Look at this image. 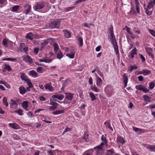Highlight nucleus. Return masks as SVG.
Returning a JSON list of instances; mask_svg holds the SVG:
<instances>
[{"label":"nucleus","mask_w":155,"mask_h":155,"mask_svg":"<svg viewBox=\"0 0 155 155\" xmlns=\"http://www.w3.org/2000/svg\"><path fill=\"white\" fill-rule=\"evenodd\" d=\"M105 91L108 96H110L112 95L113 89L111 86H107L105 88Z\"/></svg>","instance_id":"obj_1"},{"label":"nucleus","mask_w":155,"mask_h":155,"mask_svg":"<svg viewBox=\"0 0 155 155\" xmlns=\"http://www.w3.org/2000/svg\"><path fill=\"white\" fill-rule=\"evenodd\" d=\"M45 7V4L41 2L36 3L34 7V8L35 10L41 9Z\"/></svg>","instance_id":"obj_2"},{"label":"nucleus","mask_w":155,"mask_h":155,"mask_svg":"<svg viewBox=\"0 0 155 155\" xmlns=\"http://www.w3.org/2000/svg\"><path fill=\"white\" fill-rule=\"evenodd\" d=\"M60 25V23L57 21L52 22L50 24V27L52 28H58Z\"/></svg>","instance_id":"obj_3"},{"label":"nucleus","mask_w":155,"mask_h":155,"mask_svg":"<svg viewBox=\"0 0 155 155\" xmlns=\"http://www.w3.org/2000/svg\"><path fill=\"white\" fill-rule=\"evenodd\" d=\"M95 149H97V155H101L104 153V151L102 147L99 146H98L96 147H94Z\"/></svg>","instance_id":"obj_4"},{"label":"nucleus","mask_w":155,"mask_h":155,"mask_svg":"<svg viewBox=\"0 0 155 155\" xmlns=\"http://www.w3.org/2000/svg\"><path fill=\"white\" fill-rule=\"evenodd\" d=\"M9 126L11 128L15 130L19 129L20 128V127L17 124L14 123H10L9 124Z\"/></svg>","instance_id":"obj_5"},{"label":"nucleus","mask_w":155,"mask_h":155,"mask_svg":"<svg viewBox=\"0 0 155 155\" xmlns=\"http://www.w3.org/2000/svg\"><path fill=\"white\" fill-rule=\"evenodd\" d=\"M123 77L124 80V87H126L127 86L128 82V78L126 76V74H123Z\"/></svg>","instance_id":"obj_6"},{"label":"nucleus","mask_w":155,"mask_h":155,"mask_svg":"<svg viewBox=\"0 0 155 155\" xmlns=\"http://www.w3.org/2000/svg\"><path fill=\"white\" fill-rule=\"evenodd\" d=\"M64 97V96L62 94L59 95H54L52 96V98H56L59 100H62Z\"/></svg>","instance_id":"obj_7"},{"label":"nucleus","mask_w":155,"mask_h":155,"mask_svg":"<svg viewBox=\"0 0 155 155\" xmlns=\"http://www.w3.org/2000/svg\"><path fill=\"white\" fill-rule=\"evenodd\" d=\"M29 75L30 76H32L34 78H36L38 76L37 73L33 70L30 71Z\"/></svg>","instance_id":"obj_8"},{"label":"nucleus","mask_w":155,"mask_h":155,"mask_svg":"<svg viewBox=\"0 0 155 155\" xmlns=\"http://www.w3.org/2000/svg\"><path fill=\"white\" fill-rule=\"evenodd\" d=\"M23 60L27 62H28L30 64L32 63V60L31 57L28 55H27L24 58Z\"/></svg>","instance_id":"obj_9"},{"label":"nucleus","mask_w":155,"mask_h":155,"mask_svg":"<svg viewBox=\"0 0 155 155\" xmlns=\"http://www.w3.org/2000/svg\"><path fill=\"white\" fill-rule=\"evenodd\" d=\"M106 127H108L111 131H113V129L111 127L109 120L107 121L104 123Z\"/></svg>","instance_id":"obj_10"},{"label":"nucleus","mask_w":155,"mask_h":155,"mask_svg":"<svg viewBox=\"0 0 155 155\" xmlns=\"http://www.w3.org/2000/svg\"><path fill=\"white\" fill-rule=\"evenodd\" d=\"M63 31L66 38H69L71 36V33L67 30H63Z\"/></svg>","instance_id":"obj_11"},{"label":"nucleus","mask_w":155,"mask_h":155,"mask_svg":"<svg viewBox=\"0 0 155 155\" xmlns=\"http://www.w3.org/2000/svg\"><path fill=\"white\" fill-rule=\"evenodd\" d=\"M102 83V80L99 77L97 78L96 83L97 86L98 87H101Z\"/></svg>","instance_id":"obj_12"},{"label":"nucleus","mask_w":155,"mask_h":155,"mask_svg":"<svg viewBox=\"0 0 155 155\" xmlns=\"http://www.w3.org/2000/svg\"><path fill=\"white\" fill-rule=\"evenodd\" d=\"M117 140L118 142H119L122 144H124L125 142V141L124 138L120 136H118L117 138Z\"/></svg>","instance_id":"obj_13"},{"label":"nucleus","mask_w":155,"mask_h":155,"mask_svg":"<svg viewBox=\"0 0 155 155\" xmlns=\"http://www.w3.org/2000/svg\"><path fill=\"white\" fill-rule=\"evenodd\" d=\"M66 98L68 100H71L73 97V94L70 93H66Z\"/></svg>","instance_id":"obj_14"},{"label":"nucleus","mask_w":155,"mask_h":155,"mask_svg":"<svg viewBox=\"0 0 155 155\" xmlns=\"http://www.w3.org/2000/svg\"><path fill=\"white\" fill-rule=\"evenodd\" d=\"M64 113V110H56L52 112L53 114L54 115H57L60 114H61Z\"/></svg>","instance_id":"obj_15"},{"label":"nucleus","mask_w":155,"mask_h":155,"mask_svg":"<svg viewBox=\"0 0 155 155\" xmlns=\"http://www.w3.org/2000/svg\"><path fill=\"white\" fill-rule=\"evenodd\" d=\"M45 89H48L50 91H53L52 86H51L49 84H46L45 86Z\"/></svg>","instance_id":"obj_16"},{"label":"nucleus","mask_w":155,"mask_h":155,"mask_svg":"<svg viewBox=\"0 0 155 155\" xmlns=\"http://www.w3.org/2000/svg\"><path fill=\"white\" fill-rule=\"evenodd\" d=\"M150 73V71L146 69H144L140 72V74H143L144 75H147Z\"/></svg>","instance_id":"obj_17"},{"label":"nucleus","mask_w":155,"mask_h":155,"mask_svg":"<svg viewBox=\"0 0 155 155\" xmlns=\"http://www.w3.org/2000/svg\"><path fill=\"white\" fill-rule=\"evenodd\" d=\"M26 38L32 40L34 38V35L31 33H28L26 36Z\"/></svg>","instance_id":"obj_18"},{"label":"nucleus","mask_w":155,"mask_h":155,"mask_svg":"<svg viewBox=\"0 0 155 155\" xmlns=\"http://www.w3.org/2000/svg\"><path fill=\"white\" fill-rule=\"evenodd\" d=\"M88 136L89 134L87 132H86L84 133L83 138L85 140V141L88 142L89 141Z\"/></svg>","instance_id":"obj_19"},{"label":"nucleus","mask_w":155,"mask_h":155,"mask_svg":"<svg viewBox=\"0 0 155 155\" xmlns=\"http://www.w3.org/2000/svg\"><path fill=\"white\" fill-rule=\"evenodd\" d=\"M20 93L21 94H23L26 92L25 88L23 86H21L19 88Z\"/></svg>","instance_id":"obj_20"},{"label":"nucleus","mask_w":155,"mask_h":155,"mask_svg":"<svg viewBox=\"0 0 155 155\" xmlns=\"http://www.w3.org/2000/svg\"><path fill=\"white\" fill-rule=\"evenodd\" d=\"M7 70L8 71H10L11 70L12 68H11L10 66L8 64H5V67L3 70V71H5V70Z\"/></svg>","instance_id":"obj_21"},{"label":"nucleus","mask_w":155,"mask_h":155,"mask_svg":"<svg viewBox=\"0 0 155 155\" xmlns=\"http://www.w3.org/2000/svg\"><path fill=\"white\" fill-rule=\"evenodd\" d=\"M22 106L23 108L27 110L28 107V102L27 101H24L22 102Z\"/></svg>","instance_id":"obj_22"},{"label":"nucleus","mask_w":155,"mask_h":155,"mask_svg":"<svg viewBox=\"0 0 155 155\" xmlns=\"http://www.w3.org/2000/svg\"><path fill=\"white\" fill-rule=\"evenodd\" d=\"M53 46L54 48V51L57 52L59 49V46L57 44V43L55 42H54L53 44Z\"/></svg>","instance_id":"obj_23"},{"label":"nucleus","mask_w":155,"mask_h":155,"mask_svg":"<svg viewBox=\"0 0 155 155\" xmlns=\"http://www.w3.org/2000/svg\"><path fill=\"white\" fill-rule=\"evenodd\" d=\"M154 3L153 1H150L148 2V5L147 6L148 8L150 9L153 6V5Z\"/></svg>","instance_id":"obj_24"},{"label":"nucleus","mask_w":155,"mask_h":155,"mask_svg":"<svg viewBox=\"0 0 155 155\" xmlns=\"http://www.w3.org/2000/svg\"><path fill=\"white\" fill-rule=\"evenodd\" d=\"M75 53L72 51L69 54H67L66 55L71 58H73L74 57Z\"/></svg>","instance_id":"obj_25"},{"label":"nucleus","mask_w":155,"mask_h":155,"mask_svg":"<svg viewBox=\"0 0 155 155\" xmlns=\"http://www.w3.org/2000/svg\"><path fill=\"white\" fill-rule=\"evenodd\" d=\"M79 41V44L80 47H82L83 45V41L82 38L81 37H79L78 39Z\"/></svg>","instance_id":"obj_26"},{"label":"nucleus","mask_w":155,"mask_h":155,"mask_svg":"<svg viewBox=\"0 0 155 155\" xmlns=\"http://www.w3.org/2000/svg\"><path fill=\"white\" fill-rule=\"evenodd\" d=\"M90 97L91 99V101H93L96 99V97L94 94L93 93H90L89 94Z\"/></svg>","instance_id":"obj_27"},{"label":"nucleus","mask_w":155,"mask_h":155,"mask_svg":"<svg viewBox=\"0 0 155 155\" xmlns=\"http://www.w3.org/2000/svg\"><path fill=\"white\" fill-rule=\"evenodd\" d=\"M26 76L24 73H22L21 74V79L24 81H26V80L27 78H26Z\"/></svg>","instance_id":"obj_28"},{"label":"nucleus","mask_w":155,"mask_h":155,"mask_svg":"<svg viewBox=\"0 0 155 155\" xmlns=\"http://www.w3.org/2000/svg\"><path fill=\"white\" fill-rule=\"evenodd\" d=\"M143 98H144V100L145 101L150 102V97L146 95H144L143 96Z\"/></svg>","instance_id":"obj_29"},{"label":"nucleus","mask_w":155,"mask_h":155,"mask_svg":"<svg viewBox=\"0 0 155 155\" xmlns=\"http://www.w3.org/2000/svg\"><path fill=\"white\" fill-rule=\"evenodd\" d=\"M26 81L27 83L28 84V87H31V88L33 87V86L32 84L30 82V81L29 79H27L26 80Z\"/></svg>","instance_id":"obj_30"},{"label":"nucleus","mask_w":155,"mask_h":155,"mask_svg":"<svg viewBox=\"0 0 155 155\" xmlns=\"http://www.w3.org/2000/svg\"><path fill=\"white\" fill-rule=\"evenodd\" d=\"M19 8V6L18 5H16L13 6L12 8V12H17Z\"/></svg>","instance_id":"obj_31"},{"label":"nucleus","mask_w":155,"mask_h":155,"mask_svg":"<svg viewBox=\"0 0 155 155\" xmlns=\"http://www.w3.org/2000/svg\"><path fill=\"white\" fill-rule=\"evenodd\" d=\"M3 102L6 107L8 106V104L7 101V98L6 97H4L3 99Z\"/></svg>","instance_id":"obj_32"},{"label":"nucleus","mask_w":155,"mask_h":155,"mask_svg":"<svg viewBox=\"0 0 155 155\" xmlns=\"http://www.w3.org/2000/svg\"><path fill=\"white\" fill-rule=\"evenodd\" d=\"M44 42L42 43L41 44V49H43L45 46L48 43V42L45 41H44Z\"/></svg>","instance_id":"obj_33"},{"label":"nucleus","mask_w":155,"mask_h":155,"mask_svg":"<svg viewBox=\"0 0 155 155\" xmlns=\"http://www.w3.org/2000/svg\"><path fill=\"white\" fill-rule=\"evenodd\" d=\"M144 86L142 85H140L136 86V88L139 90H142Z\"/></svg>","instance_id":"obj_34"},{"label":"nucleus","mask_w":155,"mask_h":155,"mask_svg":"<svg viewBox=\"0 0 155 155\" xmlns=\"http://www.w3.org/2000/svg\"><path fill=\"white\" fill-rule=\"evenodd\" d=\"M63 56V54L61 51L58 52L57 54V57L58 59L61 58Z\"/></svg>","instance_id":"obj_35"},{"label":"nucleus","mask_w":155,"mask_h":155,"mask_svg":"<svg viewBox=\"0 0 155 155\" xmlns=\"http://www.w3.org/2000/svg\"><path fill=\"white\" fill-rule=\"evenodd\" d=\"M14 112L18 113L20 115H23V113H22L23 111L21 109H19L18 110H15Z\"/></svg>","instance_id":"obj_36"},{"label":"nucleus","mask_w":155,"mask_h":155,"mask_svg":"<svg viewBox=\"0 0 155 155\" xmlns=\"http://www.w3.org/2000/svg\"><path fill=\"white\" fill-rule=\"evenodd\" d=\"M114 48L116 54L117 55H118L119 54V52L118 49V47L117 45H114Z\"/></svg>","instance_id":"obj_37"},{"label":"nucleus","mask_w":155,"mask_h":155,"mask_svg":"<svg viewBox=\"0 0 155 155\" xmlns=\"http://www.w3.org/2000/svg\"><path fill=\"white\" fill-rule=\"evenodd\" d=\"M2 60V61H16V59L15 58L13 59L11 58L3 59Z\"/></svg>","instance_id":"obj_38"},{"label":"nucleus","mask_w":155,"mask_h":155,"mask_svg":"<svg viewBox=\"0 0 155 155\" xmlns=\"http://www.w3.org/2000/svg\"><path fill=\"white\" fill-rule=\"evenodd\" d=\"M50 104L51 105H52V106H54V107H57L58 104L56 102H54L51 101V100H50Z\"/></svg>","instance_id":"obj_39"},{"label":"nucleus","mask_w":155,"mask_h":155,"mask_svg":"<svg viewBox=\"0 0 155 155\" xmlns=\"http://www.w3.org/2000/svg\"><path fill=\"white\" fill-rule=\"evenodd\" d=\"M11 107L12 106H13L16 104V102L12 99H11L10 100V103Z\"/></svg>","instance_id":"obj_40"},{"label":"nucleus","mask_w":155,"mask_h":155,"mask_svg":"<svg viewBox=\"0 0 155 155\" xmlns=\"http://www.w3.org/2000/svg\"><path fill=\"white\" fill-rule=\"evenodd\" d=\"M101 140L104 142L105 144H107V142L105 137H104V135H102L101 138Z\"/></svg>","instance_id":"obj_41"},{"label":"nucleus","mask_w":155,"mask_h":155,"mask_svg":"<svg viewBox=\"0 0 155 155\" xmlns=\"http://www.w3.org/2000/svg\"><path fill=\"white\" fill-rule=\"evenodd\" d=\"M91 89L96 92H99V90L97 88V87L95 86H94L93 87H91Z\"/></svg>","instance_id":"obj_42"},{"label":"nucleus","mask_w":155,"mask_h":155,"mask_svg":"<svg viewBox=\"0 0 155 155\" xmlns=\"http://www.w3.org/2000/svg\"><path fill=\"white\" fill-rule=\"evenodd\" d=\"M149 87L150 89H153L155 87V85L154 83L152 82H150L149 83Z\"/></svg>","instance_id":"obj_43"},{"label":"nucleus","mask_w":155,"mask_h":155,"mask_svg":"<svg viewBox=\"0 0 155 155\" xmlns=\"http://www.w3.org/2000/svg\"><path fill=\"white\" fill-rule=\"evenodd\" d=\"M108 31L110 35L113 33V26L112 25H111L110 27L109 28Z\"/></svg>","instance_id":"obj_44"},{"label":"nucleus","mask_w":155,"mask_h":155,"mask_svg":"<svg viewBox=\"0 0 155 155\" xmlns=\"http://www.w3.org/2000/svg\"><path fill=\"white\" fill-rule=\"evenodd\" d=\"M131 68L130 69V72H131L132 71L136 69L138 67L136 66H130Z\"/></svg>","instance_id":"obj_45"},{"label":"nucleus","mask_w":155,"mask_h":155,"mask_svg":"<svg viewBox=\"0 0 155 155\" xmlns=\"http://www.w3.org/2000/svg\"><path fill=\"white\" fill-rule=\"evenodd\" d=\"M149 32L150 33V34L153 36L155 37V31H153L150 29H149Z\"/></svg>","instance_id":"obj_46"},{"label":"nucleus","mask_w":155,"mask_h":155,"mask_svg":"<svg viewBox=\"0 0 155 155\" xmlns=\"http://www.w3.org/2000/svg\"><path fill=\"white\" fill-rule=\"evenodd\" d=\"M136 51L137 49L136 48H134L131 51L130 53L132 54H134V55H136L137 54Z\"/></svg>","instance_id":"obj_47"},{"label":"nucleus","mask_w":155,"mask_h":155,"mask_svg":"<svg viewBox=\"0 0 155 155\" xmlns=\"http://www.w3.org/2000/svg\"><path fill=\"white\" fill-rule=\"evenodd\" d=\"M133 31L134 32L137 33L138 34L140 33V31L139 30L136 28H134L133 29Z\"/></svg>","instance_id":"obj_48"},{"label":"nucleus","mask_w":155,"mask_h":155,"mask_svg":"<svg viewBox=\"0 0 155 155\" xmlns=\"http://www.w3.org/2000/svg\"><path fill=\"white\" fill-rule=\"evenodd\" d=\"M74 8V6L68 7V8H66V9L65 10V11L66 12H69L70 11L72 10Z\"/></svg>","instance_id":"obj_49"},{"label":"nucleus","mask_w":155,"mask_h":155,"mask_svg":"<svg viewBox=\"0 0 155 155\" xmlns=\"http://www.w3.org/2000/svg\"><path fill=\"white\" fill-rule=\"evenodd\" d=\"M2 44L5 47L6 46V45H7V40L6 39L4 38L3 39L2 41Z\"/></svg>","instance_id":"obj_50"},{"label":"nucleus","mask_w":155,"mask_h":155,"mask_svg":"<svg viewBox=\"0 0 155 155\" xmlns=\"http://www.w3.org/2000/svg\"><path fill=\"white\" fill-rule=\"evenodd\" d=\"M139 55L140 56V57L142 59V62H144L145 61V59L143 55L142 54H140Z\"/></svg>","instance_id":"obj_51"},{"label":"nucleus","mask_w":155,"mask_h":155,"mask_svg":"<svg viewBox=\"0 0 155 155\" xmlns=\"http://www.w3.org/2000/svg\"><path fill=\"white\" fill-rule=\"evenodd\" d=\"M71 130V129L70 128H66L63 131L62 134H64L65 132L70 131Z\"/></svg>","instance_id":"obj_52"},{"label":"nucleus","mask_w":155,"mask_h":155,"mask_svg":"<svg viewBox=\"0 0 155 155\" xmlns=\"http://www.w3.org/2000/svg\"><path fill=\"white\" fill-rule=\"evenodd\" d=\"M125 28L127 29V31L128 33L130 34H132V33L130 32V29L127 26H125Z\"/></svg>","instance_id":"obj_53"},{"label":"nucleus","mask_w":155,"mask_h":155,"mask_svg":"<svg viewBox=\"0 0 155 155\" xmlns=\"http://www.w3.org/2000/svg\"><path fill=\"white\" fill-rule=\"evenodd\" d=\"M42 67H38L37 69V71L39 73H41L42 72Z\"/></svg>","instance_id":"obj_54"},{"label":"nucleus","mask_w":155,"mask_h":155,"mask_svg":"<svg viewBox=\"0 0 155 155\" xmlns=\"http://www.w3.org/2000/svg\"><path fill=\"white\" fill-rule=\"evenodd\" d=\"M143 91L144 92L146 93L149 91V90L144 86L143 89Z\"/></svg>","instance_id":"obj_55"},{"label":"nucleus","mask_w":155,"mask_h":155,"mask_svg":"<svg viewBox=\"0 0 155 155\" xmlns=\"http://www.w3.org/2000/svg\"><path fill=\"white\" fill-rule=\"evenodd\" d=\"M57 108V107H54V106H50L49 108V110H55Z\"/></svg>","instance_id":"obj_56"},{"label":"nucleus","mask_w":155,"mask_h":155,"mask_svg":"<svg viewBox=\"0 0 155 155\" xmlns=\"http://www.w3.org/2000/svg\"><path fill=\"white\" fill-rule=\"evenodd\" d=\"M138 78L139 81H142L143 80V78L142 76H138Z\"/></svg>","instance_id":"obj_57"},{"label":"nucleus","mask_w":155,"mask_h":155,"mask_svg":"<svg viewBox=\"0 0 155 155\" xmlns=\"http://www.w3.org/2000/svg\"><path fill=\"white\" fill-rule=\"evenodd\" d=\"M110 39H112L113 40H114V39H115V37H114V33L111 34L110 35Z\"/></svg>","instance_id":"obj_58"},{"label":"nucleus","mask_w":155,"mask_h":155,"mask_svg":"<svg viewBox=\"0 0 155 155\" xmlns=\"http://www.w3.org/2000/svg\"><path fill=\"white\" fill-rule=\"evenodd\" d=\"M31 11V8H28L25 12V13L26 14H27Z\"/></svg>","instance_id":"obj_59"},{"label":"nucleus","mask_w":155,"mask_h":155,"mask_svg":"<svg viewBox=\"0 0 155 155\" xmlns=\"http://www.w3.org/2000/svg\"><path fill=\"white\" fill-rule=\"evenodd\" d=\"M145 12L146 13L149 15H151V12H149V11L147 9H146Z\"/></svg>","instance_id":"obj_60"},{"label":"nucleus","mask_w":155,"mask_h":155,"mask_svg":"<svg viewBox=\"0 0 155 155\" xmlns=\"http://www.w3.org/2000/svg\"><path fill=\"white\" fill-rule=\"evenodd\" d=\"M138 131L140 132H142V133H144V132H146V131L145 130H143V129H140V128H139Z\"/></svg>","instance_id":"obj_61"},{"label":"nucleus","mask_w":155,"mask_h":155,"mask_svg":"<svg viewBox=\"0 0 155 155\" xmlns=\"http://www.w3.org/2000/svg\"><path fill=\"white\" fill-rule=\"evenodd\" d=\"M111 40L112 41V43L113 45H115L116 44L117 45V42L115 39L114 40H113L112 39Z\"/></svg>","instance_id":"obj_62"},{"label":"nucleus","mask_w":155,"mask_h":155,"mask_svg":"<svg viewBox=\"0 0 155 155\" xmlns=\"http://www.w3.org/2000/svg\"><path fill=\"white\" fill-rule=\"evenodd\" d=\"M89 84L91 85L92 84H93L92 79L91 77L89 78Z\"/></svg>","instance_id":"obj_63"},{"label":"nucleus","mask_w":155,"mask_h":155,"mask_svg":"<svg viewBox=\"0 0 155 155\" xmlns=\"http://www.w3.org/2000/svg\"><path fill=\"white\" fill-rule=\"evenodd\" d=\"M101 48V46H99L98 47H96V48L95 49V50L97 51H100Z\"/></svg>","instance_id":"obj_64"}]
</instances>
